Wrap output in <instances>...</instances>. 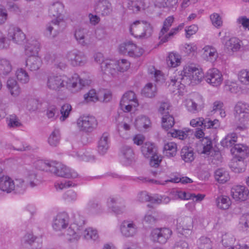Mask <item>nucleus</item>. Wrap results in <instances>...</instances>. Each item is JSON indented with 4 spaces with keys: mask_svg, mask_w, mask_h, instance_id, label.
<instances>
[{
    "mask_svg": "<svg viewBox=\"0 0 249 249\" xmlns=\"http://www.w3.org/2000/svg\"><path fill=\"white\" fill-rule=\"evenodd\" d=\"M90 83L89 80L86 78L82 79L77 74H73L70 78L64 75L52 74L48 77L47 86L50 89L53 90H58L66 87L71 92L77 93L81 91L84 87L89 85Z\"/></svg>",
    "mask_w": 249,
    "mask_h": 249,
    "instance_id": "f257e3e1",
    "label": "nucleus"
},
{
    "mask_svg": "<svg viewBox=\"0 0 249 249\" xmlns=\"http://www.w3.org/2000/svg\"><path fill=\"white\" fill-rule=\"evenodd\" d=\"M204 77L203 71L192 66H186L180 71L178 77L171 79L168 87L173 92L183 88L185 85H195L199 83Z\"/></svg>",
    "mask_w": 249,
    "mask_h": 249,
    "instance_id": "f03ea898",
    "label": "nucleus"
},
{
    "mask_svg": "<svg viewBox=\"0 0 249 249\" xmlns=\"http://www.w3.org/2000/svg\"><path fill=\"white\" fill-rule=\"evenodd\" d=\"M72 218L73 222L66 231L65 236L70 241H77L81 237L85 229V220L78 213H73Z\"/></svg>",
    "mask_w": 249,
    "mask_h": 249,
    "instance_id": "7ed1b4c3",
    "label": "nucleus"
},
{
    "mask_svg": "<svg viewBox=\"0 0 249 249\" xmlns=\"http://www.w3.org/2000/svg\"><path fill=\"white\" fill-rule=\"evenodd\" d=\"M78 130L86 133H90L96 129L98 126V121L96 118L91 115L80 116L76 121Z\"/></svg>",
    "mask_w": 249,
    "mask_h": 249,
    "instance_id": "20e7f679",
    "label": "nucleus"
},
{
    "mask_svg": "<svg viewBox=\"0 0 249 249\" xmlns=\"http://www.w3.org/2000/svg\"><path fill=\"white\" fill-rule=\"evenodd\" d=\"M183 104L188 111L196 114L201 111L204 107V100L201 95L196 94L192 98L184 100Z\"/></svg>",
    "mask_w": 249,
    "mask_h": 249,
    "instance_id": "39448f33",
    "label": "nucleus"
},
{
    "mask_svg": "<svg viewBox=\"0 0 249 249\" xmlns=\"http://www.w3.org/2000/svg\"><path fill=\"white\" fill-rule=\"evenodd\" d=\"M119 52L124 54H127L130 57H139L142 55L143 50L136 46L131 41H126L121 44L119 47Z\"/></svg>",
    "mask_w": 249,
    "mask_h": 249,
    "instance_id": "423d86ee",
    "label": "nucleus"
},
{
    "mask_svg": "<svg viewBox=\"0 0 249 249\" xmlns=\"http://www.w3.org/2000/svg\"><path fill=\"white\" fill-rule=\"evenodd\" d=\"M138 105L136 94L132 91L126 92L123 95L120 103L121 109L125 112L130 111L132 107H136Z\"/></svg>",
    "mask_w": 249,
    "mask_h": 249,
    "instance_id": "0eeeda50",
    "label": "nucleus"
},
{
    "mask_svg": "<svg viewBox=\"0 0 249 249\" xmlns=\"http://www.w3.org/2000/svg\"><path fill=\"white\" fill-rule=\"evenodd\" d=\"M54 165L51 169V173L56 176L75 178L78 177V174L73 170L71 169L61 163L54 161Z\"/></svg>",
    "mask_w": 249,
    "mask_h": 249,
    "instance_id": "6e6552de",
    "label": "nucleus"
},
{
    "mask_svg": "<svg viewBox=\"0 0 249 249\" xmlns=\"http://www.w3.org/2000/svg\"><path fill=\"white\" fill-rule=\"evenodd\" d=\"M234 115L236 120L241 123H244L249 120V104L238 102L234 108Z\"/></svg>",
    "mask_w": 249,
    "mask_h": 249,
    "instance_id": "1a4fd4ad",
    "label": "nucleus"
},
{
    "mask_svg": "<svg viewBox=\"0 0 249 249\" xmlns=\"http://www.w3.org/2000/svg\"><path fill=\"white\" fill-rule=\"evenodd\" d=\"M172 234V231L169 228H156L152 231L151 238L154 242L164 244L170 238Z\"/></svg>",
    "mask_w": 249,
    "mask_h": 249,
    "instance_id": "9d476101",
    "label": "nucleus"
},
{
    "mask_svg": "<svg viewBox=\"0 0 249 249\" xmlns=\"http://www.w3.org/2000/svg\"><path fill=\"white\" fill-rule=\"evenodd\" d=\"M190 125L193 127L200 126L204 129L210 128H217L220 126V123L217 119L213 121L209 118L204 119L203 117H198L193 119L190 121Z\"/></svg>",
    "mask_w": 249,
    "mask_h": 249,
    "instance_id": "9b49d317",
    "label": "nucleus"
},
{
    "mask_svg": "<svg viewBox=\"0 0 249 249\" xmlns=\"http://www.w3.org/2000/svg\"><path fill=\"white\" fill-rule=\"evenodd\" d=\"M66 58L72 66L84 65L87 62V57L82 52L73 50L69 52L66 54Z\"/></svg>",
    "mask_w": 249,
    "mask_h": 249,
    "instance_id": "f8f14e48",
    "label": "nucleus"
},
{
    "mask_svg": "<svg viewBox=\"0 0 249 249\" xmlns=\"http://www.w3.org/2000/svg\"><path fill=\"white\" fill-rule=\"evenodd\" d=\"M63 9V4L59 1L53 2L50 5L49 10V15L55 18L52 20L53 23L60 24L63 22V17L62 15Z\"/></svg>",
    "mask_w": 249,
    "mask_h": 249,
    "instance_id": "ddd939ff",
    "label": "nucleus"
},
{
    "mask_svg": "<svg viewBox=\"0 0 249 249\" xmlns=\"http://www.w3.org/2000/svg\"><path fill=\"white\" fill-rule=\"evenodd\" d=\"M138 227L137 223L131 220L123 221L120 226L122 234L126 237H133L138 232Z\"/></svg>",
    "mask_w": 249,
    "mask_h": 249,
    "instance_id": "4468645a",
    "label": "nucleus"
},
{
    "mask_svg": "<svg viewBox=\"0 0 249 249\" xmlns=\"http://www.w3.org/2000/svg\"><path fill=\"white\" fill-rule=\"evenodd\" d=\"M205 78L208 83L215 87L219 86L223 80L222 73L215 68L209 70L206 73Z\"/></svg>",
    "mask_w": 249,
    "mask_h": 249,
    "instance_id": "2eb2a0df",
    "label": "nucleus"
},
{
    "mask_svg": "<svg viewBox=\"0 0 249 249\" xmlns=\"http://www.w3.org/2000/svg\"><path fill=\"white\" fill-rule=\"evenodd\" d=\"M69 224V217L66 213H58L53 218L52 226L53 229L59 231L65 229Z\"/></svg>",
    "mask_w": 249,
    "mask_h": 249,
    "instance_id": "dca6fc26",
    "label": "nucleus"
},
{
    "mask_svg": "<svg viewBox=\"0 0 249 249\" xmlns=\"http://www.w3.org/2000/svg\"><path fill=\"white\" fill-rule=\"evenodd\" d=\"M7 37L14 43L20 44L25 40V35L19 27L12 25L8 30Z\"/></svg>",
    "mask_w": 249,
    "mask_h": 249,
    "instance_id": "f3484780",
    "label": "nucleus"
},
{
    "mask_svg": "<svg viewBox=\"0 0 249 249\" xmlns=\"http://www.w3.org/2000/svg\"><path fill=\"white\" fill-rule=\"evenodd\" d=\"M89 31L85 28H77L74 32V37L78 43L82 46H87L90 44L92 41L89 37Z\"/></svg>",
    "mask_w": 249,
    "mask_h": 249,
    "instance_id": "a211bd4d",
    "label": "nucleus"
},
{
    "mask_svg": "<svg viewBox=\"0 0 249 249\" xmlns=\"http://www.w3.org/2000/svg\"><path fill=\"white\" fill-rule=\"evenodd\" d=\"M138 198L139 200L142 202L150 201L158 204H167L170 201V198L168 196H155L153 197H150L146 192L140 193L138 195Z\"/></svg>",
    "mask_w": 249,
    "mask_h": 249,
    "instance_id": "6ab92c4d",
    "label": "nucleus"
},
{
    "mask_svg": "<svg viewBox=\"0 0 249 249\" xmlns=\"http://www.w3.org/2000/svg\"><path fill=\"white\" fill-rule=\"evenodd\" d=\"M121 152L123 156L122 160L123 164L126 166L130 165L136 161V156L131 147L127 145L123 146Z\"/></svg>",
    "mask_w": 249,
    "mask_h": 249,
    "instance_id": "aec40b11",
    "label": "nucleus"
},
{
    "mask_svg": "<svg viewBox=\"0 0 249 249\" xmlns=\"http://www.w3.org/2000/svg\"><path fill=\"white\" fill-rule=\"evenodd\" d=\"M231 152L234 158L245 159L249 154L248 146L244 144H236L231 149Z\"/></svg>",
    "mask_w": 249,
    "mask_h": 249,
    "instance_id": "412c9836",
    "label": "nucleus"
},
{
    "mask_svg": "<svg viewBox=\"0 0 249 249\" xmlns=\"http://www.w3.org/2000/svg\"><path fill=\"white\" fill-rule=\"evenodd\" d=\"M248 191L245 187L236 186L231 190V195L235 201H244L248 197Z\"/></svg>",
    "mask_w": 249,
    "mask_h": 249,
    "instance_id": "4be33fe9",
    "label": "nucleus"
},
{
    "mask_svg": "<svg viewBox=\"0 0 249 249\" xmlns=\"http://www.w3.org/2000/svg\"><path fill=\"white\" fill-rule=\"evenodd\" d=\"M120 200L115 197L110 196L107 199V204L109 209L116 214H120L124 210V205H119Z\"/></svg>",
    "mask_w": 249,
    "mask_h": 249,
    "instance_id": "5701e85b",
    "label": "nucleus"
},
{
    "mask_svg": "<svg viewBox=\"0 0 249 249\" xmlns=\"http://www.w3.org/2000/svg\"><path fill=\"white\" fill-rule=\"evenodd\" d=\"M42 63V60L38 55L29 56L26 61V66L32 71L38 70Z\"/></svg>",
    "mask_w": 249,
    "mask_h": 249,
    "instance_id": "b1692460",
    "label": "nucleus"
},
{
    "mask_svg": "<svg viewBox=\"0 0 249 249\" xmlns=\"http://www.w3.org/2000/svg\"><path fill=\"white\" fill-rule=\"evenodd\" d=\"M240 47V40L236 37L230 38L224 44L225 50L230 54L238 51Z\"/></svg>",
    "mask_w": 249,
    "mask_h": 249,
    "instance_id": "393cba45",
    "label": "nucleus"
},
{
    "mask_svg": "<svg viewBox=\"0 0 249 249\" xmlns=\"http://www.w3.org/2000/svg\"><path fill=\"white\" fill-rule=\"evenodd\" d=\"M102 71L106 74L113 76L116 72V63L111 60H106L101 64Z\"/></svg>",
    "mask_w": 249,
    "mask_h": 249,
    "instance_id": "a878e982",
    "label": "nucleus"
},
{
    "mask_svg": "<svg viewBox=\"0 0 249 249\" xmlns=\"http://www.w3.org/2000/svg\"><path fill=\"white\" fill-rule=\"evenodd\" d=\"M244 159L234 158L230 163V168L235 173H241L245 170L246 164Z\"/></svg>",
    "mask_w": 249,
    "mask_h": 249,
    "instance_id": "bb28decb",
    "label": "nucleus"
},
{
    "mask_svg": "<svg viewBox=\"0 0 249 249\" xmlns=\"http://www.w3.org/2000/svg\"><path fill=\"white\" fill-rule=\"evenodd\" d=\"M145 181H147L149 182H151L152 183H155V184H159L161 185H164L165 183L167 182H173V183H179L181 182L182 184H187V183H190L193 182V180L187 177H175L174 178H172L169 179H167L165 180L164 182H160V181L155 180V179H146V178L144 179Z\"/></svg>",
    "mask_w": 249,
    "mask_h": 249,
    "instance_id": "cd10ccee",
    "label": "nucleus"
},
{
    "mask_svg": "<svg viewBox=\"0 0 249 249\" xmlns=\"http://www.w3.org/2000/svg\"><path fill=\"white\" fill-rule=\"evenodd\" d=\"M40 48V43L37 40L28 41L25 46V53L28 56L37 55Z\"/></svg>",
    "mask_w": 249,
    "mask_h": 249,
    "instance_id": "c85d7f7f",
    "label": "nucleus"
},
{
    "mask_svg": "<svg viewBox=\"0 0 249 249\" xmlns=\"http://www.w3.org/2000/svg\"><path fill=\"white\" fill-rule=\"evenodd\" d=\"M14 180L7 176L0 177V190L7 193H11L14 188Z\"/></svg>",
    "mask_w": 249,
    "mask_h": 249,
    "instance_id": "c756f323",
    "label": "nucleus"
},
{
    "mask_svg": "<svg viewBox=\"0 0 249 249\" xmlns=\"http://www.w3.org/2000/svg\"><path fill=\"white\" fill-rule=\"evenodd\" d=\"M96 9L102 16H107L111 12V5L107 0H100L97 3Z\"/></svg>",
    "mask_w": 249,
    "mask_h": 249,
    "instance_id": "7c9ffc66",
    "label": "nucleus"
},
{
    "mask_svg": "<svg viewBox=\"0 0 249 249\" xmlns=\"http://www.w3.org/2000/svg\"><path fill=\"white\" fill-rule=\"evenodd\" d=\"M127 7L134 13H137L142 10H145L147 6L144 0H131L128 2Z\"/></svg>",
    "mask_w": 249,
    "mask_h": 249,
    "instance_id": "2f4dec72",
    "label": "nucleus"
},
{
    "mask_svg": "<svg viewBox=\"0 0 249 249\" xmlns=\"http://www.w3.org/2000/svg\"><path fill=\"white\" fill-rule=\"evenodd\" d=\"M180 157L185 162L193 161L195 158L193 148L188 146L183 147L180 151Z\"/></svg>",
    "mask_w": 249,
    "mask_h": 249,
    "instance_id": "473e14b6",
    "label": "nucleus"
},
{
    "mask_svg": "<svg viewBox=\"0 0 249 249\" xmlns=\"http://www.w3.org/2000/svg\"><path fill=\"white\" fill-rule=\"evenodd\" d=\"M109 134L107 133H104L98 142V150L99 153L102 155L105 154L109 148Z\"/></svg>",
    "mask_w": 249,
    "mask_h": 249,
    "instance_id": "72a5a7b5",
    "label": "nucleus"
},
{
    "mask_svg": "<svg viewBox=\"0 0 249 249\" xmlns=\"http://www.w3.org/2000/svg\"><path fill=\"white\" fill-rule=\"evenodd\" d=\"M135 125L138 129L142 130L143 129H146L150 127L151 121L147 116L140 115L136 118Z\"/></svg>",
    "mask_w": 249,
    "mask_h": 249,
    "instance_id": "f704fd0d",
    "label": "nucleus"
},
{
    "mask_svg": "<svg viewBox=\"0 0 249 249\" xmlns=\"http://www.w3.org/2000/svg\"><path fill=\"white\" fill-rule=\"evenodd\" d=\"M184 26L183 23H180L178 26L173 28L169 33L164 34L162 36H160L159 39L160 43H164L168 41L170 39L172 38L175 35L177 34L178 32L182 30Z\"/></svg>",
    "mask_w": 249,
    "mask_h": 249,
    "instance_id": "c9c22d12",
    "label": "nucleus"
},
{
    "mask_svg": "<svg viewBox=\"0 0 249 249\" xmlns=\"http://www.w3.org/2000/svg\"><path fill=\"white\" fill-rule=\"evenodd\" d=\"M178 147L176 143L174 142H168L165 143L163 153L164 155L168 158L175 157L177 152Z\"/></svg>",
    "mask_w": 249,
    "mask_h": 249,
    "instance_id": "e433bc0d",
    "label": "nucleus"
},
{
    "mask_svg": "<svg viewBox=\"0 0 249 249\" xmlns=\"http://www.w3.org/2000/svg\"><path fill=\"white\" fill-rule=\"evenodd\" d=\"M141 151L145 158H149L151 155L156 153L157 150L153 143L146 142L142 145Z\"/></svg>",
    "mask_w": 249,
    "mask_h": 249,
    "instance_id": "4c0bfd02",
    "label": "nucleus"
},
{
    "mask_svg": "<svg viewBox=\"0 0 249 249\" xmlns=\"http://www.w3.org/2000/svg\"><path fill=\"white\" fill-rule=\"evenodd\" d=\"M203 50V56L207 61L213 62L217 59L218 53L214 48L208 45L205 46Z\"/></svg>",
    "mask_w": 249,
    "mask_h": 249,
    "instance_id": "58836bf2",
    "label": "nucleus"
},
{
    "mask_svg": "<svg viewBox=\"0 0 249 249\" xmlns=\"http://www.w3.org/2000/svg\"><path fill=\"white\" fill-rule=\"evenodd\" d=\"M142 28L139 38H147L150 37L153 33L152 25L145 20H142Z\"/></svg>",
    "mask_w": 249,
    "mask_h": 249,
    "instance_id": "ea45409f",
    "label": "nucleus"
},
{
    "mask_svg": "<svg viewBox=\"0 0 249 249\" xmlns=\"http://www.w3.org/2000/svg\"><path fill=\"white\" fill-rule=\"evenodd\" d=\"M7 88L11 94L14 97L18 96L20 93V89L17 81L14 78H9L7 81Z\"/></svg>",
    "mask_w": 249,
    "mask_h": 249,
    "instance_id": "a19ab883",
    "label": "nucleus"
},
{
    "mask_svg": "<svg viewBox=\"0 0 249 249\" xmlns=\"http://www.w3.org/2000/svg\"><path fill=\"white\" fill-rule=\"evenodd\" d=\"M61 139L60 132L59 128H55L50 134L48 138V142L52 147L57 146Z\"/></svg>",
    "mask_w": 249,
    "mask_h": 249,
    "instance_id": "79ce46f5",
    "label": "nucleus"
},
{
    "mask_svg": "<svg viewBox=\"0 0 249 249\" xmlns=\"http://www.w3.org/2000/svg\"><path fill=\"white\" fill-rule=\"evenodd\" d=\"M177 221L178 226L179 228H182V232L185 231H190L193 225V219L191 217H180Z\"/></svg>",
    "mask_w": 249,
    "mask_h": 249,
    "instance_id": "37998d69",
    "label": "nucleus"
},
{
    "mask_svg": "<svg viewBox=\"0 0 249 249\" xmlns=\"http://www.w3.org/2000/svg\"><path fill=\"white\" fill-rule=\"evenodd\" d=\"M181 56L178 53H170L166 59L167 64L170 67L175 68L181 63Z\"/></svg>",
    "mask_w": 249,
    "mask_h": 249,
    "instance_id": "c03bdc74",
    "label": "nucleus"
},
{
    "mask_svg": "<svg viewBox=\"0 0 249 249\" xmlns=\"http://www.w3.org/2000/svg\"><path fill=\"white\" fill-rule=\"evenodd\" d=\"M237 136L235 133H229L222 140L221 144L225 147H232L237 142Z\"/></svg>",
    "mask_w": 249,
    "mask_h": 249,
    "instance_id": "a18cd8bd",
    "label": "nucleus"
},
{
    "mask_svg": "<svg viewBox=\"0 0 249 249\" xmlns=\"http://www.w3.org/2000/svg\"><path fill=\"white\" fill-rule=\"evenodd\" d=\"M217 207L221 210H227L231 205L230 198L225 196H220L216 199Z\"/></svg>",
    "mask_w": 249,
    "mask_h": 249,
    "instance_id": "49530a36",
    "label": "nucleus"
},
{
    "mask_svg": "<svg viewBox=\"0 0 249 249\" xmlns=\"http://www.w3.org/2000/svg\"><path fill=\"white\" fill-rule=\"evenodd\" d=\"M142 20H136L129 26V31L130 34L136 38H139L141 34Z\"/></svg>",
    "mask_w": 249,
    "mask_h": 249,
    "instance_id": "de8ad7c7",
    "label": "nucleus"
},
{
    "mask_svg": "<svg viewBox=\"0 0 249 249\" xmlns=\"http://www.w3.org/2000/svg\"><path fill=\"white\" fill-rule=\"evenodd\" d=\"M142 93L145 97L153 98L157 93V87L152 83H148L142 89Z\"/></svg>",
    "mask_w": 249,
    "mask_h": 249,
    "instance_id": "09e8293b",
    "label": "nucleus"
},
{
    "mask_svg": "<svg viewBox=\"0 0 249 249\" xmlns=\"http://www.w3.org/2000/svg\"><path fill=\"white\" fill-rule=\"evenodd\" d=\"M12 70L10 60L6 58L0 59V73L3 75L8 74Z\"/></svg>",
    "mask_w": 249,
    "mask_h": 249,
    "instance_id": "8fccbe9b",
    "label": "nucleus"
},
{
    "mask_svg": "<svg viewBox=\"0 0 249 249\" xmlns=\"http://www.w3.org/2000/svg\"><path fill=\"white\" fill-rule=\"evenodd\" d=\"M14 188L13 191L16 193L23 194L26 191L27 185L24 180L22 178H17L14 180Z\"/></svg>",
    "mask_w": 249,
    "mask_h": 249,
    "instance_id": "3c124183",
    "label": "nucleus"
},
{
    "mask_svg": "<svg viewBox=\"0 0 249 249\" xmlns=\"http://www.w3.org/2000/svg\"><path fill=\"white\" fill-rule=\"evenodd\" d=\"M200 141V146L203 149L202 153L206 155H210L213 149L211 139L206 137L203 138Z\"/></svg>",
    "mask_w": 249,
    "mask_h": 249,
    "instance_id": "603ef678",
    "label": "nucleus"
},
{
    "mask_svg": "<svg viewBox=\"0 0 249 249\" xmlns=\"http://www.w3.org/2000/svg\"><path fill=\"white\" fill-rule=\"evenodd\" d=\"M81 236L87 240H96L99 237L97 230L90 227L84 229Z\"/></svg>",
    "mask_w": 249,
    "mask_h": 249,
    "instance_id": "864d4df0",
    "label": "nucleus"
},
{
    "mask_svg": "<svg viewBox=\"0 0 249 249\" xmlns=\"http://www.w3.org/2000/svg\"><path fill=\"white\" fill-rule=\"evenodd\" d=\"M215 178L220 183H224L230 179L228 172L223 169H218L215 172Z\"/></svg>",
    "mask_w": 249,
    "mask_h": 249,
    "instance_id": "5fc2aeb1",
    "label": "nucleus"
},
{
    "mask_svg": "<svg viewBox=\"0 0 249 249\" xmlns=\"http://www.w3.org/2000/svg\"><path fill=\"white\" fill-rule=\"evenodd\" d=\"M178 0H162L160 1L158 0L156 1L155 5L159 7H167L169 9H176Z\"/></svg>",
    "mask_w": 249,
    "mask_h": 249,
    "instance_id": "6e6d98bb",
    "label": "nucleus"
},
{
    "mask_svg": "<svg viewBox=\"0 0 249 249\" xmlns=\"http://www.w3.org/2000/svg\"><path fill=\"white\" fill-rule=\"evenodd\" d=\"M84 101L87 103H95L99 101V97L94 89L89 90L84 95Z\"/></svg>",
    "mask_w": 249,
    "mask_h": 249,
    "instance_id": "4d7b16f0",
    "label": "nucleus"
},
{
    "mask_svg": "<svg viewBox=\"0 0 249 249\" xmlns=\"http://www.w3.org/2000/svg\"><path fill=\"white\" fill-rule=\"evenodd\" d=\"M175 124V120L173 116L164 115L162 117L161 125L163 128L167 130L171 128Z\"/></svg>",
    "mask_w": 249,
    "mask_h": 249,
    "instance_id": "13d9d810",
    "label": "nucleus"
},
{
    "mask_svg": "<svg viewBox=\"0 0 249 249\" xmlns=\"http://www.w3.org/2000/svg\"><path fill=\"white\" fill-rule=\"evenodd\" d=\"M16 75L18 81L22 84H26L30 80V76L28 72L23 69H18Z\"/></svg>",
    "mask_w": 249,
    "mask_h": 249,
    "instance_id": "bf43d9fd",
    "label": "nucleus"
},
{
    "mask_svg": "<svg viewBox=\"0 0 249 249\" xmlns=\"http://www.w3.org/2000/svg\"><path fill=\"white\" fill-rule=\"evenodd\" d=\"M26 178L29 185L32 188L37 186L40 183V181L37 178L36 173L34 171L28 172Z\"/></svg>",
    "mask_w": 249,
    "mask_h": 249,
    "instance_id": "052dcab7",
    "label": "nucleus"
},
{
    "mask_svg": "<svg viewBox=\"0 0 249 249\" xmlns=\"http://www.w3.org/2000/svg\"><path fill=\"white\" fill-rule=\"evenodd\" d=\"M7 123L9 128H15L21 126L19 118L15 114L9 115L7 118Z\"/></svg>",
    "mask_w": 249,
    "mask_h": 249,
    "instance_id": "680f3d73",
    "label": "nucleus"
},
{
    "mask_svg": "<svg viewBox=\"0 0 249 249\" xmlns=\"http://www.w3.org/2000/svg\"><path fill=\"white\" fill-rule=\"evenodd\" d=\"M174 20L173 16H169L165 18L163 22V26L159 33V36H162L164 34L167 33Z\"/></svg>",
    "mask_w": 249,
    "mask_h": 249,
    "instance_id": "e2e57ef3",
    "label": "nucleus"
},
{
    "mask_svg": "<svg viewBox=\"0 0 249 249\" xmlns=\"http://www.w3.org/2000/svg\"><path fill=\"white\" fill-rule=\"evenodd\" d=\"M54 161L38 160L36 164L37 167L40 170L51 172V169L54 165Z\"/></svg>",
    "mask_w": 249,
    "mask_h": 249,
    "instance_id": "0e129e2a",
    "label": "nucleus"
},
{
    "mask_svg": "<svg viewBox=\"0 0 249 249\" xmlns=\"http://www.w3.org/2000/svg\"><path fill=\"white\" fill-rule=\"evenodd\" d=\"M235 241V238L231 233H225L222 236V243L226 247H231Z\"/></svg>",
    "mask_w": 249,
    "mask_h": 249,
    "instance_id": "69168bd1",
    "label": "nucleus"
},
{
    "mask_svg": "<svg viewBox=\"0 0 249 249\" xmlns=\"http://www.w3.org/2000/svg\"><path fill=\"white\" fill-rule=\"evenodd\" d=\"M198 246L199 249H212L211 239L205 236H202L199 239Z\"/></svg>",
    "mask_w": 249,
    "mask_h": 249,
    "instance_id": "338daca9",
    "label": "nucleus"
},
{
    "mask_svg": "<svg viewBox=\"0 0 249 249\" xmlns=\"http://www.w3.org/2000/svg\"><path fill=\"white\" fill-rule=\"evenodd\" d=\"M238 78L242 84L249 86V71L247 70L240 71L238 73Z\"/></svg>",
    "mask_w": 249,
    "mask_h": 249,
    "instance_id": "774afa93",
    "label": "nucleus"
}]
</instances>
